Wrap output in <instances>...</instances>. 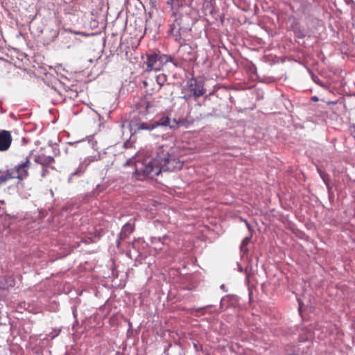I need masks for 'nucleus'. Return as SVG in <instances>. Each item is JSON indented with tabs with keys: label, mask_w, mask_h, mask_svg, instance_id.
<instances>
[{
	"label": "nucleus",
	"mask_w": 355,
	"mask_h": 355,
	"mask_svg": "<svg viewBox=\"0 0 355 355\" xmlns=\"http://www.w3.org/2000/svg\"><path fill=\"white\" fill-rule=\"evenodd\" d=\"M158 155L153 159L147 158L135 163V174L136 178L143 180L146 178H153L162 171L161 162H159Z\"/></svg>",
	"instance_id": "obj_1"
},
{
	"label": "nucleus",
	"mask_w": 355,
	"mask_h": 355,
	"mask_svg": "<svg viewBox=\"0 0 355 355\" xmlns=\"http://www.w3.org/2000/svg\"><path fill=\"white\" fill-rule=\"evenodd\" d=\"M162 171H173L182 168L183 163L174 155V148L168 144H162L157 149Z\"/></svg>",
	"instance_id": "obj_2"
},
{
	"label": "nucleus",
	"mask_w": 355,
	"mask_h": 355,
	"mask_svg": "<svg viewBox=\"0 0 355 355\" xmlns=\"http://www.w3.org/2000/svg\"><path fill=\"white\" fill-rule=\"evenodd\" d=\"M31 166L30 158L26 157L25 160L17 164L14 168L7 169L4 174L0 176V184L11 179H17L22 181L28 176V170Z\"/></svg>",
	"instance_id": "obj_3"
},
{
	"label": "nucleus",
	"mask_w": 355,
	"mask_h": 355,
	"mask_svg": "<svg viewBox=\"0 0 355 355\" xmlns=\"http://www.w3.org/2000/svg\"><path fill=\"white\" fill-rule=\"evenodd\" d=\"M174 58L171 55L161 53H152L146 55V71H159L168 62H173Z\"/></svg>",
	"instance_id": "obj_4"
},
{
	"label": "nucleus",
	"mask_w": 355,
	"mask_h": 355,
	"mask_svg": "<svg viewBox=\"0 0 355 355\" xmlns=\"http://www.w3.org/2000/svg\"><path fill=\"white\" fill-rule=\"evenodd\" d=\"M176 40H178L180 44V49L178 51L182 55L183 60L189 61L195 58L194 48H193L190 44L185 43L184 40L180 39H176Z\"/></svg>",
	"instance_id": "obj_5"
},
{
	"label": "nucleus",
	"mask_w": 355,
	"mask_h": 355,
	"mask_svg": "<svg viewBox=\"0 0 355 355\" xmlns=\"http://www.w3.org/2000/svg\"><path fill=\"white\" fill-rule=\"evenodd\" d=\"M188 86L189 91L192 94L195 100L202 96L206 92L203 85L200 82H198L195 78H191L188 82Z\"/></svg>",
	"instance_id": "obj_6"
},
{
	"label": "nucleus",
	"mask_w": 355,
	"mask_h": 355,
	"mask_svg": "<svg viewBox=\"0 0 355 355\" xmlns=\"http://www.w3.org/2000/svg\"><path fill=\"white\" fill-rule=\"evenodd\" d=\"M34 162L40 165L41 167H51V170H55V167L53 166L55 159L51 156L44 154L35 155L34 156Z\"/></svg>",
	"instance_id": "obj_7"
},
{
	"label": "nucleus",
	"mask_w": 355,
	"mask_h": 355,
	"mask_svg": "<svg viewBox=\"0 0 355 355\" xmlns=\"http://www.w3.org/2000/svg\"><path fill=\"white\" fill-rule=\"evenodd\" d=\"M12 136L9 131L0 130V151H6L10 147L12 143Z\"/></svg>",
	"instance_id": "obj_8"
},
{
	"label": "nucleus",
	"mask_w": 355,
	"mask_h": 355,
	"mask_svg": "<svg viewBox=\"0 0 355 355\" xmlns=\"http://www.w3.org/2000/svg\"><path fill=\"white\" fill-rule=\"evenodd\" d=\"M131 127L135 133L139 132L141 130L150 131L155 129L153 121L148 122H132Z\"/></svg>",
	"instance_id": "obj_9"
},
{
	"label": "nucleus",
	"mask_w": 355,
	"mask_h": 355,
	"mask_svg": "<svg viewBox=\"0 0 355 355\" xmlns=\"http://www.w3.org/2000/svg\"><path fill=\"white\" fill-rule=\"evenodd\" d=\"M153 125H155V128H157L158 126H169L171 128H178L180 124H182L181 122H178L175 120H173V123H170V119L166 117H162L159 120L156 121H153Z\"/></svg>",
	"instance_id": "obj_10"
},
{
	"label": "nucleus",
	"mask_w": 355,
	"mask_h": 355,
	"mask_svg": "<svg viewBox=\"0 0 355 355\" xmlns=\"http://www.w3.org/2000/svg\"><path fill=\"white\" fill-rule=\"evenodd\" d=\"M86 169V166L83 164H80L78 167L76 169V171L71 173V175L69 178V182H71L72 181L73 177L75 175L81 176L83 175Z\"/></svg>",
	"instance_id": "obj_11"
},
{
	"label": "nucleus",
	"mask_w": 355,
	"mask_h": 355,
	"mask_svg": "<svg viewBox=\"0 0 355 355\" xmlns=\"http://www.w3.org/2000/svg\"><path fill=\"white\" fill-rule=\"evenodd\" d=\"M167 81V76L164 73H160L156 76V82L159 86H163Z\"/></svg>",
	"instance_id": "obj_12"
},
{
	"label": "nucleus",
	"mask_w": 355,
	"mask_h": 355,
	"mask_svg": "<svg viewBox=\"0 0 355 355\" xmlns=\"http://www.w3.org/2000/svg\"><path fill=\"white\" fill-rule=\"evenodd\" d=\"M51 167H41L40 177L42 179L46 178L50 173Z\"/></svg>",
	"instance_id": "obj_13"
},
{
	"label": "nucleus",
	"mask_w": 355,
	"mask_h": 355,
	"mask_svg": "<svg viewBox=\"0 0 355 355\" xmlns=\"http://www.w3.org/2000/svg\"><path fill=\"white\" fill-rule=\"evenodd\" d=\"M134 231V225L130 224V223H127L125 225H123L122 228V232L123 233L128 232V234H131Z\"/></svg>",
	"instance_id": "obj_14"
},
{
	"label": "nucleus",
	"mask_w": 355,
	"mask_h": 355,
	"mask_svg": "<svg viewBox=\"0 0 355 355\" xmlns=\"http://www.w3.org/2000/svg\"><path fill=\"white\" fill-rule=\"evenodd\" d=\"M318 171L323 181L325 182L326 184H327V182L329 180V175L319 169Z\"/></svg>",
	"instance_id": "obj_15"
},
{
	"label": "nucleus",
	"mask_w": 355,
	"mask_h": 355,
	"mask_svg": "<svg viewBox=\"0 0 355 355\" xmlns=\"http://www.w3.org/2000/svg\"><path fill=\"white\" fill-rule=\"evenodd\" d=\"M250 241V238L245 237L242 241L241 248L243 249L245 245H247L249 243Z\"/></svg>",
	"instance_id": "obj_16"
},
{
	"label": "nucleus",
	"mask_w": 355,
	"mask_h": 355,
	"mask_svg": "<svg viewBox=\"0 0 355 355\" xmlns=\"http://www.w3.org/2000/svg\"><path fill=\"white\" fill-rule=\"evenodd\" d=\"M350 131L354 137H355V123H352L349 126Z\"/></svg>",
	"instance_id": "obj_17"
},
{
	"label": "nucleus",
	"mask_w": 355,
	"mask_h": 355,
	"mask_svg": "<svg viewBox=\"0 0 355 355\" xmlns=\"http://www.w3.org/2000/svg\"><path fill=\"white\" fill-rule=\"evenodd\" d=\"M191 96H193L192 94H185V95L184 96V98L185 100H189V99H190V98H191Z\"/></svg>",
	"instance_id": "obj_18"
},
{
	"label": "nucleus",
	"mask_w": 355,
	"mask_h": 355,
	"mask_svg": "<svg viewBox=\"0 0 355 355\" xmlns=\"http://www.w3.org/2000/svg\"><path fill=\"white\" fill-rule=\"evenodd\" d=\"M318 98L316 96H313L311 97V101H314V102H316V101H318Z\"/></svg>",
	"instance_id": "obj_19"
},
{
	"label": "nucleus",
	"mask_w": 355,
	"mask_h": 355,
	"mask_svg": "<svg viewBox=\"0 0 355 355\" xmlns=\"http://www.w3.org/2000/svg\"><path fill=\"white\" fill-rule=\"evenodd\" d=\"M151 105L149 103H147L146 105V111L150 112V109L151 108Z\"/></svg>",
	"instance_id": "obj_20"
},
{
	"label": "nucleus",
	"mask_w": 355,
	"mask_h": 355,
	"mask_svg": "<svg viewBox=\"0 0 355 355\" xmlns=\"http://www.w3.org/2000/svg\"><path fill=\"white\" fill-rule=\"evenodd\" d=\"M336 103H337L336 101H329V102H327V103H328L329 105H330V104L335 105V104H336Z\"/></svg>",
	"instance_id": "obj_21"
}]
</instances>
